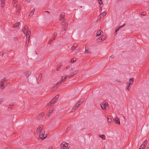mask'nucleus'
<instances>
[{"label":"nucleus","instance_id":"obj_20","mask_svg":"<svg viewBox=\"0 0 149 149\" xmlns=\"http://www.w3.org/2000/svg\"><path fill=\"white\" fill-rule=\"evenodd\" d=\"M67 77V76L66 77L62 76L61 80L59 81L60 82V83H61L63 81L66 79Z\"/></svg>","mask_w":149,"mask_h":149},{"label":"nucleus","instance_id":"obj_56","mask_svg":"<svg viewBox=\"0 0 149 149\" xmlns=\"http://www.w3.org/2000/svg\"><path fill=\"white\" fill-rule=\"evenodd\" d=\"M69 129H69L68 128L67 130V131H66V132H68L69 131Z\"/></svg>","mask_w":149,"mask_h":149},{"label":"nucleus","instance_id":"obj_35","mask_svg":"<svg viewBox=\"0 0 149 149\" xmlns=\"http://www.w3.org/2000/svg\"><path fill=\"white\" fill-rule=\"evenodd\" d=\"M101 14H102V17H103L104 16L106 15L107 13L106 12H103L102 13H101Z\"/></svg>","mask_w":149,"mask_h":149},{"label":"nucleus","instance_id":"obj_23","mask_svg":"<svg viewBox=\"0 0 149 149\" xmlns=\"http://www.w3.org/2000/svg\"><path fill=\"white\" fill-rule=\"evenodd\" d=\"M99 137L102 138V139L103 140H104L106 139L105 136L103 134L102 135H100V134H99Z\"/></svg>","mask_w":149,"mask_h":149},{"label":"nucleus","instance_id":"obj_48","mask_svg":"<svg viewBox=\"0 0 149 149\" xmlns=\"http://www.w3.org/2000/svg\"><path fill=\"white\" fill-rule=\"evenodd\" d=\"M80 48H79L77 49L76 50V53H77V52H79L80 51Z\"/></svg>","mask_w":149,"mask_h":149},{"label":"nucleus","instance_id":"obj_51","mask_svg":"<svg viewBox=\"0 0 149 149\" xmlns=\"http://www.w3.org/2000/svg\"><path fill=\"white\" fill-rule=\"evenodd\" d=\"M54 36L56 37V36L57 35V33H54Z\"/></svg>","mask_w":149,"mask_h":149},{"label":"nucleus","instance_id":"obj_26","mask_svg":"<svg viewBox=\"0 0 149 149\" xmlns=\"http://www.w3.org/2000/svg\"><path fill=\"white\" fill-rule=\"evenodd\" d=\"M70 71L72 73H73V75L71 76V77L73 76V75L75 74L74 73H75V72L74 71V69L73 68H72L70 70Z\"/></svg>","mask_w":149,"mask_h":149},{"label":"nucleus","instance_id":"obj_6","mask_svg":"<svg viewBox=\"0 0 149 149\" xmlns=\"http://www.w3.org/2000/svg\"><path fill=\"white\" fill-rule=\"evenodd\" d=\"M147 140H146L142 144L140 147L141 148V149H145L146 144H147Z\"/></svg>","mask_w":149,"mask_h":149},{"label":"nucleus","instance_id":"obj_36","mask_svg":"<svg viewBox=\"0 0 149 149\" xmlns=\"http://www.w3.org/2000/svg\"><path fill=\"white\" fill-rule=\"evenodd\" d=\"M127 90L128 91H129L131 89V87L130 86H129V85H127Z\"/></svg>","mask_w":149,"mask_h":149},{"label":"nucleus","instance_id":"obj_34","mask_svg":"<svg viewBox=\"0 0 149 149\" xmlns=\"http://www.w3.org/2000/svg\"><path fill=\"white\" fill-rule=\"evenodd\" d=\"M76 60V58H73L71 59V62L73 63H74Z\"/></svg>","mask_w":149,"mask_h":149},{"label":"nucleus","instance_id":"obj_32","mask_svg":"<svg viewBox=\"0 0 149 149\" xmlns=\"http://www.w3.org/2000/svg\"><path fill=\"white\" fill-rule=\"evenodd\" d=\"M85 49V53H88L89 52V51H88L89 48H88V47H86Z\"/></svg>","mask_w":149,"mask_h":149},{"label":"nucleus","instance_id":"obj_25","mask_svg":"<svg viewBox=\"0 0 149 149\" xmlns=\"http://www.w3.org/2000/svg\"><path fill=\"white\" fill-rule=\"evenodd\" d=\"M1 86V88L2 89H4L5 88V86L4 85V84H0Z\"/></svg>","mask_w":149,"mask_h":149},{"label":"nucleus","instance_id":"obj_44","mask_svg":"<svg viewBox=\"0 0 149 149\" xmlns=\"http://www.w3.org/2000/svg\"><path fill=\"white\" fill-rule=\"evenodd\" d=\"M5 5V3L3 2H1V6L2 7L4 6Z\"/></svg>","mask_w":149,"mask_h":149},{"label":"nucleus","instance_id":"obj_60","mask_svg":"<svg viewBox=\"0 0 149 149\" xmlns=\"http://www.w3.org/2000/svg\"><path fill=\"white\" fill-rule=\"evenodd\" d=\"M123 118H124L125 119V117L123 116Z\"/></svg>","mask_w":149,"mask_h":149},{"label":"nucleus","instance_id":"obj_54","mask_svg":"<svg viewBox=\"0 0 149 149\" xmlns=\"http://www.w3.org/2000/svg\"><path fill=\"white\" fill-rule=\"evenodd\" d=\"M31 0H27V1L28 2H29Z\"/></svg>","mask_w":149,"mask_h":149},{"label":"nucleus","instance_id":"obj_42","mask_svg":"<svg viewBox=\"0 0 149 149\" xmlns=\"http://www.w3.org/2000/svg\"><path fill=\"white\" fill-rule=\"evenodd\" d=\"M41 79V75H40L38 77V80H39V81H40Z\"/></svg>","mask_w":149,"mask_h":149},{"label":"nucleus","instance_id":"obj_50","mask_svg":"<svg viewBox=\"0 0 149 149\" xmlns=\"http://www.w3.org/2000/svg\"><path fill=\"white\" fill-rule=\"evenodd\" d=\"M13 1H14V4H15L17 2V0H13Z\"/></svg>","mask_w":149,"mask_h":149},{"label":"nucleus","instance_id":"obj_57","mask_svg":"<svg viewBox=\"0 0 149 149\" xmlns=\"http://www.w3.org/2000/svg\"><path fill=\"white\" fill-rule=\"evenodd\" d=\"M48 149H52V147L51 148H49Z\"/></svg>","mask_w":149,"mask_h":149},{"label":"nucleus","instance_id":"obj_7","mask_svg":"<svg viewBox=\"0 0 149 149\" xmlns=\"http://www.w3.org/2000/svg\"><path fill=\"white\" fill-rule=\"evenodd\" d=\"M101 33H103V32L102 31L100 30H97L96 34V36H101V37L104 36L103 35H102Z\"/></svg>","mask_w":149,"mask_h":149},{"label":"nucleus","instance_id":"obj_9","mask_svg":"<svg viewBox=\"0 0 149 149\" xmlns=\"http://www.w3.org/2000/svg\"><path fill=\"white\" fill-rule=\"evenodd\" d=\"M44 114V112H41V113L38 114V119L42 118L43 117Z\"/></svg>","mask_w":149,"mask_h":149},{"label":"nucleus","instance_id":"obj_46","mask_svg":"<svg viewBox=\"0 0 149 149\" xmlns=\"http://www.w3.org/2000/svg\"><path fill=\"white\" fill-rule=\"evenodd\" d=\"M107 119H108V121L110 123H111V118H109L108 117H107Z\"/></svg>","mask_w":149,"mask_h":149},{"label":"nucleus","instance_id":"obj_49","mask_svg":"<svg viewBox=\"0 0 149 149\" xmlns=\"http://www.w3.org/2000/svg\"><path fill=\"white\" fill-rule=\"evenodd\" d=\"M145 13H144V12H142V13H141V15H144V16H145Z\"/></svg>","mask_w":149,"mask_h":149},{"label":"nucleus","instance_id":"obj_22","mask_svg":"<svg viewBox=\"0 0 149 149\" xmlns=\"http://www.w3.org/2000/svg\"><path fill=\"white\" fill-rule=\"evenodd\" d=\"M6 78H4V79H1L0 81V84H4V83L6 81Z\"/></svg>","mask_w":149,"mask_h":149},{"label":"nucleus","instance_id":"obj_45","mask_svg":"<svg viewBox=\"0 0 149 149\" xmlns=\"http://www.w3.org/2000/svg\"><path fill=\"white\" fill-rule=\"evenodd\" d=\"M99 2V3L100 4H102V0H97Z\"/></svg>","mask_w":149,"mask_h":149},{"label":"nucleus","instance_id":"obj_24","mask_svg":"<svg viewBox=\"0 0 149 149\" xmlns=\"http://www.w3.org/2000/svg\"><path fill=\"white\" fill-rule=\"evenodd\" d=\"M20 24V22H17V23L14 24L13 26V27H16L17 26H18Z\"/></svg>","mask_w":149,"mask_h":149},{"label":"nucleus","instance_id":"obj_17","mask_svg":"<svg viewBox=\"0 0 149 149\" xmlns=\"http://www.w3.org/2000/svg\"><path fill=\"white\" fill-rule=\"evenodd\" d=\"M125 25V24H123V25L120 26L119 27L118 29H117L116 30L114 33V34L116 35L117 34V32L119 30V28H121L123 26H124Z\"/></svg>","mask_w":149,"mask_h":149},{"label":"nucleus","instance_id":"obj_29","mask_svg":"<svg viewBox=\"0 0 149 149\" xmlns=\"http://www.w3.org/2000/svg\"><path fill=\"white\" fill-rule=\"evenodd\" d=\"M101 106L102 109L103 110L105 109V106L103 103L101 104Z\"/></svg>","mask_w":149,"mask_h":149},{"label":"nucleus","instance_id":"obj_10","mask_svg":"<svg viewBox=\"0 0 149 149\" xmlns=\"http://www.w3.org/2000/svg\"><path fill=\"white\" fill-rule=\"evenodd\" d=\"M114 121L116 124L119 125L120 124V120L118 118L116 117V118L114 119Z\"/></svg>","mask_w":149,"mask_h":149},{"label":"nucleus","instance_id":"obj_3","mask_svg":"<svg viewBox=\"0 0 149 149\" xmlns=\"http://www.w3.org/2000/svg\"><path fill=\"white\" fill-rule=\"evenodd\" d=\"M59 98V95H56L52 100L49 103L48 105L49 106H51L54 104L57 101Z\"/></svg>","mask_w":149,"mask_h":149},{"label":"nucleus","instance_id":"obj_61","mask_svg":"<svg viewBox=\"0 0 149 149\" xmlns=\"http://www.w3.org/2000/svg\"><path fill=\"white\" fill-rule=\"evenodd\" d=\"M10 84L9 82L8 83V84Z\"/></svg>","mask_w":149,"mask_h":149},{"label":"nucleus","instance_id":"obj_19","mask_svg":"<svg viewBox=\"0 0 149 149\" xmlns=\"http://www.w3.org/2000/svg\"><path fill=\"white\" fill-rule=\"evenodd\" d=\"M105 40V38H98L97 40V42H100L101 41H103Z\"/></svg>","mask_w":149,"mask_h":149},{"label":"nucleus","instance_id":"obj_40","mask_svg":"<svg viewBox=\"0 0 149 149\" xmlns=\"http://www.w3.org/2000/svg\"><path fill=\"white\" fill-rule=\"evenodd\" d=\"M54 38H52V39H51L48 42V44H50L51 43V42L53 41L54 40Z\"/></svg>","mask_w":149,"mask_h":149},{"label":"nucleus","instance_id":"obj_55","mask_svg":"<svg viewBox=\"0 0 149 149\" xmlns=\"http://www.w3.org/2000/svg\"><path fill=\"white\" fill-rule=\"evenodd\" d=\"M5 0H1V2H4Z\"/></svg>","mask_w":149,"mask_h":149},{"label":"nucleus","instance_id":"obj_1","mask_svg":"<svg viewBox=\"0 0 149 149\" xmlns=\"http://www.w3.org/2000/svg\"><path fill=\"white\" fill-rule=\"evenodd\" d=\"M22 31L26 36V37H30L31 32L27 26H25L22 30Z\"/></svg>","mask_w":149,"mask_h":149},{"label":"nucleus","instance_id":"obj_14","mask_svg":"<svg viewBox=\"0 0 149 149\" xmlns=\"http://www.w3.org/2000/svg\"><path fill=\"white\" fill-rule=\"evenodd\" d=\"M66 19L65 18H63V21L61 23V26H63L66 23H68L66 22Z\"/></svg>","mask_w":149,"mask_h":149},{"label":"nucleus","instance_id":"obj_5","mask_svg":"<svg viewBox=\"0 0 149 149\" xmlns=\"http://www.w3.org/2000/svg\"><path fill=\"white\" fill-rule=\"evenodd\" d=\"M42 130H45L43 129V126L42 125L39 126L38 127L36 130V134H38L39 133H40V132H41Z\"/></svg>","mask_w":149,"mask_h":149},{"label":"nucleus","instance_id":"obj_58","mask_svg":"<svg viewBox=\"0 0 149 149\" xmlns=\"http://www.w3.org/2000/svg\"><path fill=\"white\" fill-rule=\"evenodd\" d=\"M102 7H101V11H102Z\"/></svg>","mask_w":149,"mask_h":149},{"label":"nucleus","instance_id":"obj_52","mask_svg":"<svg viewBox=\"0 0 149 149\" xmlns=\"http://www.w3.org/2000/svg\"><path fill=\"white\" fill-rule=\"evenodd\" d=\"M69 68H70V66L68 65L66 67V68L67 69H68Z\"/></svg>","mask_w":149,"mask_h":149},{"label":"nucleus","instance_id":"obj_53","mask_svg":"<svg viewBox=\"0 0 149 149\" xmlns=\"http://www.w3.org/2000/svg\"><path fill=\"white\" fill-rule=\"evenodd\" d=\"M44 12H46L48 13H50V12L48 11H45Z\"/></svg>","mask_w":149,"mask_h":149},{"label":"nucleus","instance_id":"obj_27","mask_svg":"<svg viewBox=\"0 0 149 149\" xmlns=\"http://www.w3.org/2000/svg\"><path fill=\"white\" fill-rule=\"evenodd\" d=\"M51 114H52L50 113V112H48L46 116V118H49L51 116Z\"/></svg>","mask_w":149,"mask_h":149},{"label":"nucleus","instance_id":"obj_39","mask_svg":"<svg viewBox=\"0 0 149 149\" xmlns=\"http://www.w3.org/2000/svg\"><path fill=\"white\" fill-rule=\"evenodd\" d=\"M129 81H130V82H132V83H133V82L134 81V78H131L129 79Z\"/></svg>","mask_w":149,"mask_h":149},{"label":"nucleus","instance_id":"obj_13","mask_svg":"<svg viewBox=\"0 0 149 149\" xmlns=\"http://www.w3.org/2000/svg\"><path fill=\"white\" fill-rule=\"evenodd\" d=\"M16 9L17 10V12L19 13L20 12V6L19 5H17L16 6Z\"/></svg>","mask_w":149,"mask_h":149},{"label":"nucleus","instance_id":"obj_38","mask_svg":"<svg viewBox=\"0 0 149 149\" xmlns=\"http://www.w3.org/2000/svg\"><path fill=\"white\" fill-rule=\"evenodd\" d=\"M61 66V65H59L57 67V68H56V70L57 71H58L60 69V68Z\"/></svg>","mask_w":149,"mask_h":149},{"label":"nucleus","instance_id":"obj_2","mask_svg":"<svg viewBox=\"0 0 149 149\" xmlns=\"http://www.w3.org/2000/svg\"><path fill=\"white\" fill-rule=\"evenodd\" d=\"M45 131L42 130L41 132L40 133L39 137L38 139L40 141H42L46 138V137L47 136L45 134Z\"/></svg>","mask_w":149,"mask_h":149},{"label":"nucleus","instance_id":"obj_8","mask_svg":"<svg viewBox=\"0 0 149 149\" xmlns=\"http://www.w3.org/2000/svg\"><path fill=\"white\" fill-rule=\"evenodd\" d=\"M80 105V104L76 103L75 106H74L72 109V112H74L76 109H77L78 107Z\"/></svg>","mask_w":149,"mask_h":149},{"label":"nucleus","instance_id":"obj_30","mask_svg":"<svg viewBox=\"0 0 149 149\" xmlns=\"http://www.w3.org/2000/svg\"><path fill=\"white\" fill-rule=\"evenodd\" d=\"M13 106H14V104H10L9 105V107H8V109H12V108L13 107Z\"/></svg>","mask_w":149,"mask_h":149},{"label":"nucleus","instance_id":"obj_21","mask_svg":"<svg viewBox=\"0 0 149 149\" xmlns=\"http://www.w3.org/2000/svg\"><path fill=\"white\" fill-rule=\"evenodd\" d=\"M68 23H66L65 25H64L63 26V29H64V31H66L67 29V27L68 26Z\"/></svg>","mask_w":149,"mask_h":149},{"label":"nucleus","instance_id":"obj_41","mask_svg":"<svg viewBox=\"0 0 149 149\" xmlns=\"http://www.w3.org/2000/svg\"><path fill=\"white\" fill-rule=\"evenodd\" d=\"M102 17V14H100V15L98 16V20H100L101 19Z\"/></svg>","mask_w":149,"mask_h":149},{"label":"nucleus","instance_id":"obj_37","mask_svg":"<svg viewBox=\"0 0 149 149\" xmlns=\"http://www.w3.org/2000/svg\"><path fill=\"white\" fill-rule=\"evenodd\" d=\"M103 103L104 104L105 106L108 107L109 106L108 104L106 102H104Z\"/></svg>","mask_w":149,"mask_h":149},{"label":"nucleus","instance_id":"obj_31","mask_svg":"<svg viewBox=\"0 0 149 149\" xmlns=\"http://www.w3.org/2000/svg\"><path fill=\"white\" fill-rule=\"evenodd\" d=\"M54 111V109L53 108H51L49 109V112H50V113L52 114V113Z\"/></svg>","mask_w":149,"mask_h":149},{"label":"nucleus","instance_id":"obj_28","mask_svg":"<svg viewBox=\"0 0 149 149\" xmlns=\"http://www.w3.org/2000/svg\"><path fill=\"white\" fill-rule=\"evenodd\" d=\"M29 40H30L29 38H26V44L27 45H28L29 43Z\"/></svg>","mask_w":149,"mask_h":149},{"label":"nucleus","instance_id":"obj_4","mask_svg":"<svg viewBox=\"0 0 149 149\" xmlns=\"http://www.w3.org/2000/svg\"><path fill=\"white\" fill-rule=\"evenodd\" d=\"M70 146L68 144L65 142H63L61 144V149H65L68 148Z\"/></svg>","mask_w":149,"mask_h":149},{"label":"nucleus","instance_id":"obj_18","mask_svg":"<svg viewBox=\"0 0 149 149\" xmlns=\"http://www.w3.org/2000/svg\"><path fill=\"white\" fill-rule=\"evenodd\" d=\"M24 74L28 77L31 74V72L30 71H27L25 72L24 73Z\"/></svg>","mask_w":149,"mask_h":149},{"label":"nucleus","instance_id":"obj_33","mask_svg":"<svg viewBox=\"0 0 149 149\" xmlns=\"http://www.w3.org/2000/svg\"><path fill=\"white\" fill-rule=\"evenodd\" d=\"M84 100L83 99H81L77 103V104H80V105L82 103V102H83Z\"/></svg>","mask_w":149,"mask_h":149},{"label":"nucleus","instance_id":"obj_16","mask_svg":"<svg viewBox=\"0 0 149 149\" xmlns=\"http://www.w3.org/2000/svg\"><path fill=\"white\" fill-rule=\"evenodd\" d=\"M61 83H60V82L59 81L53 87V88L54 89V88H58L59 86L61 84Z\"/></svg>","mask_w":149,"mask_h":149},{"label":"nucleus","instance_id":"obj_47","mask_svg":"<svg viewBox=\"0 0 149 149\" xmlns=\"http://www.w3.org/2000/svg\"><path fill=\"white\" fill-rule=\"evenodd\" d=\"M127 85H129V86H130L133 83L132 82H127Z\"/></svg>","mask_w":149,"mask_h":149},{"label":"nucleus","instance_id":"obj_59","mask_svg":"<svg viewBox=\"0 0 149 149\" xmlns=\"http://www.w3.org/2000/svg\"><path fill=\"white\" fill-rule=\"evenodd\" d=\"M146 149H149V147L147 148Z\"/></svg>","mask_w":149,"mask_h":149},{"label":"nucleus","instance_id":"obj_11","mask_svg":"<svg viewBox=\"0 0 149 149\" xmlns=\"http://www.w3.org/2000/svg\"><path fill=\"white\" fill-rule=\"evenodd\" d=\"M78 45L77 44H75L72 46L71 51H73L77 47Z\"/></svg>","mask_w":149,"mask_h":149},{"label":"nucleus","instance_id":"obj_12","mask_svg":"<svg viewBox=\"0 0 149 149\" xmlns=\"http://www.w3.org/2000/svg\"><path fill=\"white\" fill-rule=\"evenodd\" d=\"M65 16V13L64 12H63L61 13V15H60V18L59 20V21L62 20V19H63V18H64V17Z\"/></svg>","mask_w":149,"mask_h":149},{"label":"nucleus","instance_id":"obj_43","mask_svg":"<svg viewBox=\"0 0 149 149\" xmlns=\"http://www.w3.org/2000/svg\"><path fill=\"white\" fill-rule=\"evenodd\" d=\"M4 100V99L3 98H0V104Z\"/></svg>","mask_w":149,"mask_h":149},{"label":"nucleus","instance_id":"obj_15","mask_svg":"<svg viewBox=\"0 0 149 149\" xmlns=\"http://www.w3.org/2000/svg\"><path fill=\"white\" fill-rule=\"evenodd\" d=\"M35 9L34 8L31 10V13H30L29 15V17H31L33 16V14L34 13V12L35 11Z\"/></svg>","mask_w":149,"mask_h":149}]
</instances>
